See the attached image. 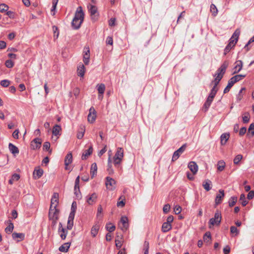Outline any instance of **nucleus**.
Listing matches in <instances>:
<instances>
[{
	"label": "nucleus",
	"instance_id": "obj_60",
	"mask_svg": "<svg viewBox=\"0 0 254 254\" xmlns=\"http://www.w3.org/2000/svg\"><path fill=\"white\" fill-rule=\"evenodd\" d=\"M6 14L10 18L14 19L15 18V13L12 11H6Z\"/></svg>",
	"mask_w": 254,
	"mask_h": 254
},
{
	"label": "nucleus",
	"instance_id": "obj_39",
	"mask_svg": "<svg viewBox=\"0 0 254 254\" xmlns=\"http://www.w3.org/2000/svg\"><path fill=\"white\" fill-rule=\"evenodd\" d=\"M225 167V163L223 161L220 160V161H218V164H217V170L219 171H220V172L222 171L224 169Z\"/></svg>",
	"mask_w": 254,
	"mask_h": 254
},
{
	"label": "nucleus",
	"instance_id": "obj_9",
	"mask_svg": "<svg viewBox=\"0 0 254 254\" xmlns=\"http://www.w3.org/2000/svg\"><path fill=\"white\" fill-rule=\"evenodd\" d=\"M119 227L124 231H125L127 229L128 227V222L127 217L124 216L121 217Z\"/></svg>",
	"mask_w": 254,
	"mask_h": 254
},
{
	"label": "nucleus",
	"instance_id": "obj_61",
	"mask_svg": "<svg viewBox=\"0 0 254 254\" xmlns=\"http://www.w3.org/2000/svg\"><path fill=\"white\" fill-rule=\"evenodd\" d=\"M233 47V46L228 44L224 49V55H226V54L230 51Z\"/></svg>",
	"mask_w": 254,
	"mask_h": 254
},
{
	"label": "nucleus",
	"instance_id": "obj_15",
	"mask_svg": "<svg viewBox=\"0 0 254 254\" xmlns=\"http://www.w3.org/2000/svg\"><path fill=\"white\" fill-rule=\"evenodd\" d=\"M58 201L59 194L58 193L54 192L51 198V205L50 208H54V206H55V207H57V206L59 202Z\"/></svg>",
	"mask_w": 254,
	"mask_h": 254
},
{
	"label": "nucleus",
	"instance_id": "obj_29",
	"mask_svg": "<svg viewBox=\"0 0 254 254\" xmlns=\"http://www.w3.org/2000/svg\"><path fill=\"white\" fill-rule=\"evenodd\" d=\"M8 148L11 153L14 155L19 153L18 148L11 143L8 144Z\"/></svg>",
	"mask_w": 254,
	"mask_h": 254
},
{
	"label": "nucleus",
	"instance_id": "obj_44",
	"mask_svg": "<svg viewBox=\"0 0 254 254\" xmlns=\"http://www.w3.org/2000/svg\"><path fill=\"white\" fill-rule=\"evenodd\" d=\"M237 201V197L236 196H232L229 200V206L230 207L233 206Z\"/></svg>",
	"mask_w": 254,
	"mask_h": 254
},
{
	"label": "nucleus",
	"instance_id": "obj_54",
	"mask_svg": "<svg viewBox=\"0 0 254 254\" xmlns=\"http://www.w3.org/2000/svg\"><path fill=\"white\" fill-rule=\"evenodd\" d=\"M245 115L243 117V122L244 123H248L250 119V116L249 113H246Z\"/></svg>",
	"mask_w": 254,
	"mask_h": 254
},
{
	"label": "nucleus",
	"instance_id": "obj_42",
	"mask_svg": "<svg viewBox=\"0 0 254 254\" xmlns=\"http://www.w3.org/2000/svg\"><path fill=\"white\" fill-rule=\"evenodd\" d=\"M240 201H241V203L243 206H245L248 204V202L246 199L245 195L244 193L241 194L240 197Z\"/></svg>",
	"mask_w": 254,
	"mask_h": 254
},
{
	"label": "nucleus",
	"instance_id": "obj_1",
	"mask_svg": "<svg viewBox=\"0 0 254 254\" xmlns=\"http://www.w3.org/2000/svg\"><path fill=\"white\" fill-rule=\"evenodd\" d=\"M84 13L81 6H78L76 9L74 17L71 22V26L74 29H78L83 22Z\"/></svg>",
	"mask_w": 254,
	"mask_h": 254
},
{
	"label": "nucleus",
	"instance_id": "obj_6",
	"mask_svg": "<svg viewBox=\"0 0 254 254\" xmlns=\"http://www.w3.org/2000/svg\"><path fill=\"white\" fill-rule=\"evenodd\" d=\"M105 185L107 189L112 190L116 188V181L113 178L107 177L106 178Z\"/></svg>",
	"mask_w": 254,
	"mask_h": 254
},
{
	"label": "nucleus",
	"instance_id": "obj_25",
	"mask_svg": "<svg viewBox=\"0 0 254 254\" xmlns=\"http://www.w3.org/2000/svg\"><path fill=\"white\" fill-rule=\"evenodd\" d=\"M93 152V148L91 146L89 147V148L87 150H86L84 151V152L83 153L82 155V160H86L89 156H90Z\"/></svg>",
	"mask_w": 254,
	"mask_h": 254
},
{
	"label": "nucleus",
	"instance_id": "obj_10",
	"mask_svg": "<svg viewBox=\"0 0 254 254\" xmlns=\"http://www.w3.org/2000/svg\"><path fill=\"white\" fill-rule=\"evenodd\" d=\"M89 112L87 117L88 121L90 123H93L96 118V112L93 107L90 108Z\"/></svg>",
	"mask_w": 254,
	"mask_h": 254
},
{
	"label": "nucleus",
	"instance_id": "obj_62",
	"mask_svg": "<svg viewBox=\"0 0 254 254\" xmlns=\"http://www.w3.org/2000/svg\"><path fill=\"white\" fill-rule=\"evenodd\" d=\"M182 211V208L179 205H176L174 207V212L176 214H179Z\"/></svg>",
	"mask_w": 254,
	"mask_h": 254
},
{
	"label": "nucleus",
	"instance_id": "obj_57",
	"mask_svg": "<svg viewBox=\"0 0 254 254\" xmlns=\"http://www.w3.org/2000/svg\"><path fill=\"white\" fill-rule=\"evenodd\" d=\"M5 65L8 68H11L14 65V63L11 60H7L5 61Z\"/></svg>",
	"mask_w": 254,
	"mask_h": 254
},
{
	"label": "nucleus",
	"instance_id": "obj_33",
	"mask_svg": "<svg viewBox=\"0 0 254 254\" xmlns=\"http://www.w3.org/2000/svg\"><path fill=\"white\" fill-rule=\"evenodd\" d=\"M62 128L61 126L58 125H56L53 128L52 133L55 136H57L59 135H60V131L61 130Z\"/></svg>",
	"mask_w": 254,
	"mask_h": 254
},
{
	"label": "nucleus",
	"instance_id": "obj_2",
	"mask_svg": "<svg viewBox=\"0 0 254 254\" xmlns=\"http://www.w3.org/2000/svg\"><path fill=\"white\" fill-rule=\"evenodd\" d=\"M124 157V150L123 148L119 147L118 148L113 158V163L116 167L118 168L123 160Z\"/></svg>",
	"mask_w": 254,
	"mask_h": 254
},
{
	"label": "nucleus",
	"instance_id": "obj_31",
	"mask_svg": "<svg viewBox=\"0 0 254 254\" xmlns=\"http://www.w3.org/2000/svg\"><path fill=\"white\" fill-rule=\"evenodd\" d=\"M172 225L166 222L163 223L161 230L163 233H166L172 229Z\"/></svg>",
	"mask_w": 254,
	"mask_h": 254
},
{
	"label": "nucleus",
	"instance_id": "obj_26",
	"mask_svg": "<svg viewBox=\"0 0 254 254\" xmlns=\"http://www.w3.org/2000/svg\"><path fill=\"white\" fill-rule=\"evenodd\" d=\"M77 74L80 77H83L85 73V68L82 64H80L77 67Z\"/></svg>",
	"mask_w": 254,
	"mask_h": 254
},
{
	"label": "nucleus",
	"instance_id": "obj_36",
	"mask_svg": "<svg viewBox=\"0 0 254 254\" xmlns=\"http://www.w3.org/2000/svg\"><path fill=\"white\" fill-rule=\"evenodd\" d=\"M234 84L235 83L234 82V81L230 78L228 81L227 86L225 87V88L224 90V93L225 94L228 93Z\"/></svg>",
	"mask_w": 254,
	"mask_h": 254
},
{
	"label": "nucleus",
	"instance_id": "obj_45",
	"mask_svg": "<svg viewBox=\"0 0 254 254\" xmlns=\"http://www.w3.org/2000/svg\"><path fill=\"white\" fill-rule=\"evenodd\" d=\"M103 208L101 205H99L97 208V217L98 219L102 218L103 217Z\"/></svg>",
	"mask_w": 254,
	"mask_h": 254
},
{
	"label": "nucleus",
	"instance_id": "obj_40",
	"mask_svg": "<svg viewBox=\"0 0 254 254\" xmlns=\"http://www.w3.org/2000/svg\"><path fill=\"white\" fill-rule=\"evenodd\" d=\"M13 228H14V226H13V223L12 222H11L10 221H9V223L8 226H7L5 229V232L7 234H10L12 232Z\"/></svg>",
	"mask_w": 254,
	"mask_h": 254
},
{
	"label": "nucleus",
	"instance_id": "obj_63",
	"mask_svg": "<svg viewBox=\"0 0 254 254\" xmlns=\"http://www.w3.org/2000/svg\"><path fill=\"white\" fill-rule=\"evenodd\" d=\"M79 179H80V177H79V176H78L76 177V178L75 179V185H74L75 190H76V189H78L79 190Z\"/></svg>",
	"mask_w": 254,
	"mask_h": 254
},
{
	"label": "nucleus",
	"instance_id": "obj_21",
	"mask_svg": "<svg viewBox=\"0 0 254 254\" xmlns=\"http://www.w3.org/2000/svg\"><path fill=\"white\" fill-rule=\"evenodd\" d=\"M12 237L13 239L16 240V239H19L17 240V242H20L23 241L25 239V234L22 233H16L14 232L12 234Z\"/></svg>",
	"mask_w": 254,
	"mask_h": 254
},
{
	"label": "nucleus",
	"instance_id": "obj_3",
	"mask_svg": "<svg viewBox=\"0 0 254 254\" xmlns=\"http://www.w3.org/2000/svg\"><path fill=\"white\" fill-rule=\"evenodd\" d=\"M221 219V213L219 210H217L214 214V217L210 219L209 221V228H211L214 225L219 226L220 224Z\"/></svg>",
	"mask_w": 254,
	"mask_h": 254
},
{
	"label": "nucleus",
	"instance_id": "obj_48",
	"mask_svg": "<svg viewBox=\"0 0 254 254\" xmlns=\"http://www.w3.org/2000/svg\"><path fill=\"white\" fill-rule=\"evenodd\" d=\"M60 237L62 240H64L66 238L67 231L64 228H62L61 232L59 233Z\"/></svg>",
	"mask_w": 254,
	"mask_h": 254
},
{
	"label": "nucleus",
	"instance_id": "obj_22",
	"mask_svg": "<svg viewBox=\"0 0 254 254\" xmlns=\"http://www.w3.org/2000/svg\"><path fill=\"white\" fill-rule=\"evenodd\" d=\"M211 186L212 182L208 179L204 180L202 183V187L207 191L210 190L211 189Z\"/></svg>",
	"mask_w": 254,
	"mask_h": 254
},
{
	"label": "nucleus",
	"instance_id": "obj_12",
	"mask_svg": "<svg viewBox=\"0 0 254 254\" xmlns=\"http://www.w3.org/2000/svg\"><path fill=\"white\" fill-rule=\"evenodd\" d=\"M97 197V194L95 192L88 194L86 197V201L89 205H93L96 203Z\"/></svg>",
	"mask_w": 254,
	"mask_h": 254
},
{
	"label": "nucleus",
	"instance_id": "obj_20",
	"mask_svg": "<svg viewBox=\"0 0 254 254\" xmlns=\"http://www.w3.org/2000/svg\"><path fill=\"white\" fill-rule=\"evenodd\" d=\"M43 169L39 168H35L33 173V178L35 179H39L43 175Z\"/></svg>",
	"mask_w": 254,
	"mask_h": 254
},
{
	"label": "nucleus",
	"instance_id": "obj_17",
	"mask_svg": "<svg viewBox=\"0 0 254 254\" xmlns=\"http://www.w3.org/2000/svg\"><path fill=\"white\" fill-rule=\"evenodd\" d=\"M224 191L222 190H219V193L217 194L215 198V204L218 205L222 202V200L224 196Z\"/></svg>",
	"mask_w": 254,
	"mask_h": 254
},
{
	"label": "nucleus",
	"instance_id": "obj_13",
	"mask_svg": "<svg viewBox=\"0 0 254 254\" xmlns=\"http://www.w3.org/2000/svg\"><path fill=\"white\" fill-rule=\"evenodd\" d=\"M243 67V62L239 60L235 63V66L233 69V74H236L240 72Z\"/></svg>",
	"mask_w": 254,
	"mask_h": 254
},
{
	"label": "nucleus",
	"instance_id": "obj_28",
	"mask_svg": "<svg viewBox=\"0 0 254 254\" xmlns=\"http://www.w3.org/2000/svg\"><path fill=\"white\" fill-rule=\"evenodd\" d=\"M74 216V215H69L67 224V229L68 230H71L72 228Z\"/></svg>",
	"mask_w": 254,
	"mask_h": 254
},
{
	"label": "nucleus",
	"instance_id": "obj_8",
	"mask_svg": "<svg viewBox=\"0 0 254 254\" xmlns=\"http://www.w3.org/2000/svg\"><path fill=\"white\" fill-rule=\"evenodd\" d=\"M186 146V144H185L174 152L172 159V161H175L179 158L181 154L185 150Z\"/></svg>",
	"mask_w": 254,
	"mask_h": 254
},
{
	"label": "nucleus",
	"instance_id": "obj_52",
	"mask_svg": "<svg viewBox=\"0 0 254 254\" xmlns=\"http://www.w3.org/2000/svg\"><path fill=\"white\" fill-rule=\"evenodd\" d=\"M230 232L231 234H235V236H237L239 234V230L233 226L230 227Z\"/></svg>",
	"mask_w": 254,
	"mask_h": 254
},
{
	"label": "nucleus",
	"instance_id": "obj_4",
	"mask_svg": "<svg viewBox=\"0 0 254 254\" xmlns=\"http://www.w3.org/2000/svg\"><path fill=\"white\" fill-rule=\"evenodd\" d=\"M89 12L90 14L91 20L95 22L97 21L99 17V13L97 11V8L96 6L89 4L88 6Z\"/></svg>",
	"mask_w": 254,
	"mask_h": 254
},
{
	"label": "nucleus",
	"instance_id": "obj_58",
	"mask_svg": "<svg viewBox=\"0 0 254 254\" xmlns=\"http://www.w3.org/2000/svg\"><path fill=\"white\" fill-rule=\"evenodd\" d=\"M10 81L8 80L4 79L0 82V85L4 87H8Z\"/></svg>",
	"mask_w": 254,
	"mask_h": 254
},
{
	"label": "nucleus",
	"instance_id": "obj_24",
	"mask_svg": "<svg viewBox=\"0 0 254 254\" xmlns=\"http://www.w3.org/2000/svg\"><path fill=\"white\" fill-rule=\"evenodd\" d=\"M230 137V134L229 133H223L220 136L221 139V144L222 145H224L226 144L227 141L229 139Z\"/></svg>",
	"mask_w": 254,
	"mask_h": 254
},
{
	"label": "nucleus",
	"instance_id": "obj_7",
	"mask_svg": "<svg viewBox=\"0 0 254 254\" xmlns=\"http://www.w3.org/2000/svg\"><path fill=\"white\" fill-rule=\"evenodd\" d=\"M60 211L55 206L54 208H50L49 212V219H58Z\"/></svg>",
	"mask_w": 254,
	"mask_h": 254
},
{
	"label": "nucleus",
	"instance_id": "obj_34",
	"mask_svg": "<svg viewBox=\"0 0 254 254\" xmlns=\"http://www.w3.org/2000/svg\"><path fill=\"white\" fill-rule=\"evenodd\" d=\"M246 76V74H238L236 75H235L234 76L231 78V79L234 81V82L235 83L237 82H238L242 80L243 78L245 77Z\"/></svg>",
	"mask_w": 254,
	"mask_h": 254
},
{
	"label": "nucleus",
	"instance_id": "obj_43",
	"mask_svg": "<svg viewBox=\"0 0 254 254\" xmlns=\"http://www.w3.org/2000/svg\"><path fill=\"white\" fill-rule=\"evenodd\" d=\"M76 208H77L76 202L75 201H73V202L72 203V204H71V211H70L69 214L75 216V213L76 212Z\"/></svg>",
	"mask_w": 254,
	"mask_h": 254
},
{
	"label": "nucleus",
	"instance_id": "obj_35",
	"mask_svg": "<svg viewBox=\"0 0 254 254\" xmlns=\"http://www.w3.org/2000/svg\"><path fill=\"white\" fill-rule=\"evenodd\" d=\"M247 135L250 137L254 135V123L250 125Z\"/></svg>",
	"mask_w": 254,
	"mask_h": 254
},
{
	"label": "nucleus",
	"instance_id": "obj_18",
	"mask_svg": "<svg viewBox=\"0 0 254 254\" xmlns=\"http://www.w3.org/2000/svg\"><path fill=\"white\" fill-rule=\"evenodd\" d=\"M72 162V155L71 152H69L66 155L64 159V165L65 170H67V166Z\"/></svg>",
	"mask_w": 254,
	"mask_h": 254
},
{
	"label": "nucleus",
	"instance_id": "obj_14",
	"mask_svg": "<svg viewBox=\"0 0 254 254\" xmlns=\"http://www.w3.org/2000/svg\"><path fill=\"white\" fill-rule=\"evenodd\" d=\"M229 65V62L225 61L221 64L220 67L217 70L216 73H220L224 75L226 72V70Z\"/></svg>",
	"mask_w": 254,
	"mask_h": 254
},
{
	"label": "nucleus",
	"instance_id": "obj_11",
	"mask_svg": "<svg viewBox=\"0 0 254 254\" xmlns=\"http://www.w3.org/2000/svg\"><path fill=\"white\" fill-rule=\"evenodd\" d=\"M90 60V50L89 47H85L83 50V61L85 65L88 64Z\"/></svg>",
	"mask_w": 254,
	"mask_h": 254
},
{
	"label": "nucleus",
	"instance_id": "obj_50",
	"mask_svg": "<svg viewBox=\"0 0 254 254\" xmlns=\"http://www.w3.org/2000/svg\"><path fill=\"white\" fill-rule=\"evenodd\" d=\"M9 8L8 6L5 3H1L0 5V12H6Z\"/></svg>",
	"mask_w": 254,
	"mask_h": 254
},
{
	"label": "nucleus",
	"instance_id": "obj_53",
	"mask_svg": "<svg viewBox=\"0 0 254 254\" xmlns=\"http://www.w3.org/2000/svg\"><path fill=\"white\" fill-rule=\"evenodd\" d=\"M243 156L241 154L237 155L234 159V163L236 165L238 164L239 162L242 159Z\"/></svg>",
	"mask_w": 254,
	"mask_h": 254
},
{
	"label": "nucleus",
	"instance_id": "obj_23",
	"mask_svg": "<svg viewBox=\"0 0 254 254\" xmlns=\"http://www.w3.org/2000/svg\"><path fill=\"white\" fill-rule=\"evenodd\" d=\"M97 166L96 163H93L90 168V175L92 179L95 177L97 175Z\"/></svg>",
	"mask_w": 254,
	"mask_h": 254
},
{
	"label": "nucleus",
	"instance_id": "obj_16",
	"mask_svg": "<svg viewBox=\"0 0 254 254\" xmlns=\"http://www.w3.org/2000/svg\"><path fill=\"white\" fill-rule=\"evenodd\" d=\"M42 143L41 139L39 138H36L31 142V147L32 149L39 148Z\"/></svg>",
	"mask_w": 254,
	"mask_h": 254
},
{
	"label": "nucleus",
	"instance_id": "obj_30",
	"mask_svg": "<svg viewBox=\"0 0 254 254\" xmlns=\"http://www.w3.org/2000/svg\"><path fill=\"white\" fill-rule=\"evenodd\" d=\"M70 246V242L64 243L61 247H60L59 250L61 252L66 253L68 251Z\"/></svg>",
	"mask_w": 254,
	"mask_h": 254
},
{
	"label": "nucleus",
	"instance_id": "obj_46",
	"mask_svg": "<svg viewBox=\"0 0 254 254\" xmlns=\"http://www.w3.org/2000/svg\"><path fill=\"white\" fill-rule=\"evenodd\" d=\"M210 11L213 16H216L218 13V10L216 6L214 4L210 5Z\"/></svg>",
	"mask_w": 254,
	"mask_h": 254
},
{
	"label": "nucleus",
	"instance_id": "obj_51",
	"mask_svg": "<svg viewBox=\"0 0 254 254\" xmlns=\"http://www.w3.org/2000/svg\"><path fill=\"white\" fill-rule=\"evenodd\" d=\"M43 150L49 151L50 153H51L52 150L50 149V143L49 142H45L43 144Z\"/></svg>",
	"mask_w": 254,
	"mask_h": 254
},
{
	"label": "nucleus",
	"instance_id": "obj_38",
	"mask_svg": "<svg viewBox=\"0 0 254 254\" xmlns=\"http://www.w3.org/2000/svg\"><path fill=\"white\" fill-rule=\"evenodd\" d=\"M108 169L107 171L110 175H113L114 173V170L112 168L111 159L110 156L108 158Z\"/></svg>",
	"mask_w": 254,
	"mask_h": 254
},
{
	"label": "nucleus",
	"instance_id": "obj_32",
	"mask_svg": "<svg viewBox=\"0 0 254 254\" xmlns=\"http://www.w3.org/2000/svg\"><path fill=\"white\" fill-rule=\"evenodd\" d=\"M100 226L97 224H96L92 227L91 230V234L93 237H95L97 235Z\"/></svg>",
	"mask_w": 254,
	"mask_h": 254
},
{
	"label": "nucleus",
	"instance_id": "obj_49",
	"mask_svg": "<svg viewBox=\"0 0 254 254\" xmlns=\"http://www.w3.org/2000/svg\"><path fill=\"white\" fill-rule=\"evenodd\" d=\"M52 28L54 32V37L56 39H57L59 35V30L58 27L54 25L53 26Z\"/></svg>",
	"mask_w": 254,
	"mask_h": 254
},
{
	"label": "nucleus",
	"instance_id": "obj_19",
	"mask_svg": "<svg viewBox=\"0 0 254 254\" xmlns=\"http://www.w3.org/2000/svg\"><path fill=\"white\" fill-rule=\"evenodd\" d=\"M188 167L191 171L193 175L195 174L198 171V166L194 162L191 161L188 164Z\"/></svg>",
	"mask_w": 254,
	"mask_h": 254
},
{
	"label": "nucleus",
	"instance_id": "obj_41",
	"mask_svg": "<svg viewBox=\"0 0 254 254\" xmlns=\"http://www.w3.org/2000/svg\"><path fill=\"white\" fill-rule=\"evenodd\" d=\"M203 241L205 243L209 242L211 239V233L210 232H206L203 235Z\"/></svg>",
	"mask_w": 254,
	"mask_h": 254
},
{
	"label": "nucleus",
	"instance_id": "obj_47",
	"mask_svg": "<svg viewBox=\"0 0 254 254\" xmlns=\"http://www.w3.org/2000/svg\"><path fill=\"white\" fill-rule=\"evenodd\" d=\"M106 228L107 231L110 232H112L115 230L116 227L115 226L113 225L112 223H109L106 224Z\"/></svg>",
	"mask_w": 254,
	"mask_h": 254
},
{
	"label": "nucleus",
	"instance_id": "obj_27",
	"mask_svg": "<svg viewBox=\"0 0 254 254\" xmlns=\"http://www.w3.org/2000/svg\"><path fill=\"white\" fill-rule=\"evenodd\" d=\"M85 126L82 125H80L79 127V128L77 134V137L78 139H80L83 137L84 132H85Z\"/></svg>",
	"mask_w": 254,
	"mask_h": 254
},
{
	"label": "nucleus",
	"instance_id": "obj_37",
	"mask_svg": "<svg viewBox=\"0 0 254 254\" xmlns=\"http://www.w3.org/2000/svg\"><path fill=\"white\" fill-rule=\"evenodd\" d=\"M97 89L98 94H104L105 90V85L103 83L98 84L97 85Z\"/></svg>",
	"mask_w": 254,
	"mask_h": 254
},
{
	"label": "nucleus",
	"instance_id": "obj_59",
	"mask_svg": "<svg viewBox=\"0 0 254 254\" xmlns=\"http://www.w3.org/2000/svg\"><path fill=\"white\" fill-rule=\"evenodd\" d=\"M170 206L169 204H165L164 205L163 208V211L164 213L166 214V213H168L169 211H170Z\"/></svg>",
	"mask_w": 254,
	"mask_h": 254
},
{
	"label": "nucleus",
	"instance_id": "obj_5",
	"mask_svg": "<svg viewBox=\"0 0 254 254\" xmlns=\"http://www.w3.org/2000/svg\"><path fill=\"white\" fill-rule=\"evenodd\" d=\"M240 35V30L239 29H237L233 34L231 38L230 39L228 44L234 47L238 41Z\"/></svg>",
	"mask_w": 254,
	"mask_h": 254
},
{
	"label": "nucleus",
	"instance_id": "obj_64",
	"mask_svg": "<svg viewBox=\"0 0 254 254\" xmlns=\"http://www.w3.org/2000/svg\"><path fill=\"white\" fill-rule=\"evenodd\" d=\"M254 197V191L251 190L249 191L247 195V198L249 199H252Z\"/></svg>",
	"mask_w": 254,
	"mask_h": 254
},
{
	"label": "nucleus",
	"instance_id": "obj_55",
	"mask_svg": "<svg viewBox=\"0 0 254 254\" xmlns=\"http://www.w3.org/2000/svg\"><path fill=\"white\" fill-rule=\"evenodd\" d=\"M218 91V89H215L214 88H212L210 91V93L209 94V96L210 97V98H214L217 93Z\"/></svg>",
	"mask_w": 254,
	"mask_h": 254
},
{
	"label": "nucleus",
	"instance_id": "obj_56",
	"mask_svg": "<svg viewBox=\"0 0 254 254\" xmlns=\"http://www.w3.org/2000/svg\"><path fill=\"white\" fill-rule=\"evenodd\" d=\"M245 90H246V88L245 87H243L241 88V89L239 91V93L237 96V100L238 102L241 101V100L243 98V96L242 95V92L243 91H245Z\"/></svg>",
	"mask_w": 254,
	"mask_h": 254
}]
</instances>
